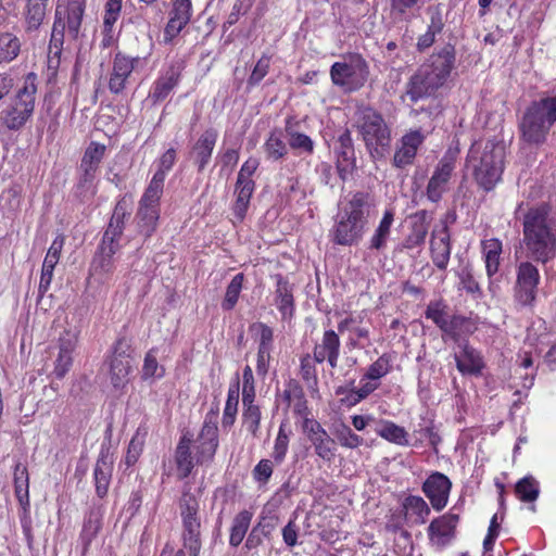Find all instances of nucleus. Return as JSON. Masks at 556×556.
I'll return each instance as SVG.
<instances>
[{"mask_svg":"<svg viewBox=\"0 0 556 556\" xmlns=\"http://www.w3.org/2000/svg\"><path fill=\"white\" fill-rule=\"evenodd\" d=\"M217 138L218 131L213 127H208L192 144L189 152V159L199 173H202L210 164Z\"/></svg>","mask_w":556,"mask_h":556,"instance_id":"22","label":"nucleus"},{"mask_svg":"<svg viewBox=\"0 0 556 556\" xmlns=\"http://www.w3.org/2000/svg\"><path fill=\"white\" fill-rule=\"evenodd\" d=\"M75 340L60 338L59 354L54 365V375L56 378H63L70 371L73 364L72 354L75 350Z\"/></svg>","mask_w":556,"mask_h":556,"instance_id":"42","label":"nucleus"},{"mask_svg":"<svg viewBox=\"0 0 556 556\" xmlns=\"http://www.w3.org/2000/svg\"><path fill=\"white\" fill-rule=\"evenodd\" d=\"M262 413L260 406L254 402L243 405L242 421L247 430L256 438L260 432Z\"/></svg>","mask_w":556,"mask_h":556,"instance_id":"55","label":"nucleus"},{"mask_svg":"<svg viewBox=\"0 0 556 556\" xmlns=\"http://www.w3.org/2000/svg\"><path fill=\"white\" fill-rule=\"evenodd\" d=\"M255 399L254 376L252 368L247 365L242 372V403L243 405L251 404Z\"/></svg>","mask_w":556,"mask_h":556,"instance_id":"60","label":"nucleus"},{"mask_svg":"<svg viewBox=\"0 0 556 556\" xmlns=\"http://www.w3.org/2000/svg\"><path fill=\"white\" fill-rule=\"evenodd\" d=\"M395 213L393 208H387L369 239L368 249L371 251H382L391 235V228L394 223Z\"/></svg>","mask_w":556,"mask_h":556,"instance_id":"38","label":"nucleus"},{"mask_svg":"<svg viewBox=\"0 0 556 556\" xmlns=\"http://www.w3.org/2000/svg\"><path fill=\"white\" fill-rule=\"evenodd\" d=\"M156 353L157 349L152 348L144 355L141 370V379L144 381L152 378L161 379L165 375V368L159 364Z\"/></svg>","mask_w":556,"mask_h":556,"instance_id":"53","label":"nucleus"},{"mask_svg":"<svg viewBox=\"0 0 556 556\" xmlns=\"http://www.w3.org/2000/svg\"><path fill=\"white\" fill-rule=\"evenodd\" d=\"M50 0H25L23 10L24 29L34 33L43 24Z\"/></svg>","mask_w":556,"mask_h":556,"instance_id":"33","label":"nucleus"},{"mask_svg":"<svg viewBox=\"0 0 556 556\" xmlns=\"http://www.w3.org/2000/svg\"><path fill=\"white\" fill-rule=\"evenodd\" d=\"M421 490L430 501L432 508L437 511H441L448 503L452 481L446 475L440 471H433L424 481Z\"/></svg>","mask_w":556,"mask_h":556,"instance_id":"18","label":"nucleus"},{"mask_svg":"<svg viewBox=\"0 0 556 556\" xmlns=\"http://www.w3.org/2000/svg\"><path fill=\"white\" fill-rule=\"evenodd\" d=\"M87 0H66L59 2L54 11L49 53L60 58L63 51L65 34L71 40H78L86 13Z\"/></svg>","mask_w":556,"mask_h":556,"instance_id":"7","label":"nucleus"},{"mask_svg":"<svg viewBox=\"0 0 556 556\" xmlns=\"http://www.w3.org/2000/svg\"><path fill=\"white\" fill-rule=\"evenodd\" d=\"M429 253L433 265L442 271L447 269L452 253V237L446 219H441L432 229Z\"/></svg>","mask_w":556,"mask_h":556,"instance_id":"17","label":"nucleus"},{"mask_svg":"<svg viewBox=\"0 0 556 556\" xmlns=\"http://www.w3.org/2000/svg\"><path fill=\"white\" fill-rule=\"evenodd\" d=\"M303 432L314 448L315 455L325 463H332L337 454V443L316 419L302 422Z\"/></svg>","mask_w":556,"mask_h":556,"instance_id":"16","label":"nucleus"},{"mask_svg":"<svg viewBox=\"0 0 556 556\" xmlns=\"http://www.w3.org/2000/svg\"><path fill=\"white\" fill-rule=\"evenodd\" d=\"M251 330H255L258 336L260 349H273L274 331L268 325L264 323H256L251 327Z\"/></svg>","mask_w":556,"mask_h":556,"instance_id":"64","label":"nucleus"},{"mask_svg":"<svg viewBox=\"0 0 556 556\" xmlns=\"http://www.w3.org/2000/svg\"><path fill=\"white\" fill-rule=\"evenodd\" d=\"M37 75L28 73L17 87L8 105L0 112V125L8 130H20L30 119L35 110Z\"/></svg>","mask_w":556,"mask_h":556,"instance_id":"9","label":"nucleus"},{"mask_svg":"<svg viewBox=\"0 0 556 556\" xmlns=\"http://www.w3.org/2000/svg\"><path fill=\"white\" fill-rule=\"evenodd\" d=\"M455 63L454 48L444 47L432 55L431 63L421 65L406 85V96L413 103L428 98L441 88L453 70Z\"/></svg>","mask_w":556,"mask_h":556,"instance_id":"4","label":"nucleus"},{"mask_svg":"<svg viewBox=\"0 0 556 556\" xmlns=\"http://www.w3.org/2000/svg\"><path fill=\"white\" fill-rule=\"evenodd\" d=\"M113 473V458L108 448H101L94 468L93 481L96 493L100 498L106 496Z\"/></svg>","mask_w":556,"mask_h":556,"instance_id":"30","label":"nucleus"},{"mask_svg":"<svg viewBox=\"0 0 556 556\" xmlns=\"http://www.w3.org/2000/svg\"><path fill=\"white\" fill-rule=\"evenodd\" d=\"M138 227L140 232L149 238L155 231L160 218V207L139 204L137 211Z\"/></svg>","mask_w":556,"mask_h":556,"instance_id":"46","label":"nucleus"},{"mask_svg":"<svg viewBox=\"0 0 556 556\" xmlns=\"http://www.w3.org/2000/svg\"><path fill=\"white\" fill-rule=\"evenodd\" d=\"M20 38L9 31L0 33V62H11L15 60L21 52Z\"/></svg>","mask_w":556,"mask_h":556,"instance_id":"50","label":"nucleus"},{"mask_svg":"<svg viewBox=\"0 0 556 556\" xmlns=\"http://www.w3.org/2000/svg\"><path fill=\"white\" fill-rule=\"evenodd\" d=\"M252 518H253V513L248 509H243V510L239 511L233 517L232 523L230 527V533H229V545L230 546L238 547L242 543V541L250 528Z\"/></svg>","mask_w":556,"mask_h":556,"instance_id":"43","label":"nucleus"},{"mask_svg":"<svg viewBox=\"0 0 556 556\" xmlns=\"http://www.w3.org/2000/svg\"><path fill=\"white\" fill-rule=\"evenodd\" d=\"M270 55L263 54L256 62L252 73L248 78V85L250 87L257 86L264 77L268 74L270 67Z\"/></svg>","mask_w":556,"mask_h":556,"instance_id":"59","label":"nucleus"},{"mask_svg":"<svg viewBox=\"0 0 556 556\" xmlns=\"http://www.w3.org/2000/svg\"><path fill=\"white\" fill-rule=\"evenodd\" d=\"M13 483L15 497L25 517H27L30 513L29 475L27 467L22 463H17L14 466Z\"/></svg>","mask_w":556,"mask_h":556,"instance_id":"34","label":"nucleus"},{"mask_svg":"<svg viewBox=\"0 0 556 556\" xmlns=\"http://www.w3.org/2000/svg\"><path fill=\"white\" fill-rule=\"evenodd\" d=\"M402 507L406 518L412 523L420 526L426 523L431 510L426 501L418 495H408L404 498Z\"/></svg>","mask_w":556,"mask_h":556,"instance_id":"40","label":"nucleus"},{"mask_svg":"<svg viewBox=\"0 0 556 556\" xmlns=\"http://www.w3.org/2000/svg\"><path fill=\"white\" fill-rule=\"evenodd\" d=\"M185 68L186 61L182 58L173 59L165 64L149 91L148 98L153 104L165 101L179 86Z\"/></svg>","mask_w":556,"mask_h":556,"instance_id":"14","label":"nucleus"},{"mask_svg":"<svg viewBox=\"0 0 556 556\" xmlns=\"http://www.w3.org/2000/svg\"><path fill=\"white\" fill-rule=\"evenodd\" d=\"M316 364H318V359L309 353L300 358V376L308 388H316L318 384Z\"/></svg>","mask_w":556,"mask_h":556,"instance_id":"54","label":"nucleus"},{"mask_svg":"<svg viewBox=\"0 0 556 556\" xmlns=\"http://www.w3.org/2000/svg\"><path fill=\"white\" fill-rule=\"evenodd\" d=\"M455 164L452 160L443 157L437 165L432 176L430 177L426 194L429 201L438 203L448 189V181L454 172Z\"/></svg>","mask_w":556,"mask_h":556,"instance_id":"24","label":"nucleus"},{"mask_svg":"<svg viewBox=\"0 0 556 556\" xmlns=\"http://www.w3.org/2000/svg\"><path fill=\"white\" fill-rule=\"evenodd\" d=\"M161 174H153L147 188L139 200V204L146 206L160 207V201L164 192L165 180L162 179Z\"/></svg>","mask_w":556,"mask_h":556,"instance_id":"48","label":"nucleus"},{"mask_svg":"<svg viewBox=\"0 0 556 556\" xmlns=\"http://www.w3.org/2000/svg\"><path fill=\"white\" fill-rule=\"evenodd\" d=\"M551 213L552 205L541 202L529 207L522 218V241L528 255L542 264L556 254V223Z\"/></svg>","mask_w":556,"mask_h":556,"instance_id":"2","label":"nucleus"},{"mask_svg":"<svg viewBox=\"0 0 556 556\" xmlns=\"http://www.w3.org/2000/svg\"><path fill=\"white\" fill-rule=\"evenodd\" d=\"M105 150L106 148L104 144L96 141L90 142L85 150L80 166H93L99 168V165L104 157Z\"/></svg>","mask_w":556,"mask_h":556,"instance_id":"58","label":"nucleus"},{"mask_svg":"<svg viewBox=\"0 0 556 556\" xmlns=\"http://www.w3.org/2000/svg\"><path fill=\"white\" fill-rule=\"evenodd\" d=\"M102 529V513L99 508H91L85 516L79 540L83 545V554H86L92 541Z\"/></svg>","mask_w":556,"mask_h":556,"instance_id":"37","label":"nucleus"},{"mask_svg":"<svg viewBox=\"0 0 556 556\" xmlns=\"http://www.w3.org/2000/svg\"><path fill=\"white\" fill-rule=\"evenodd\" d=\"M450 307L443 299L430 301L425 309V317L430 319L439 329L447 321Z\"/></svg>","mask_w":556,"mask_h":556,"instance_id":"51","label":"nucleus"},{"mask_svg":"<svg viewBox=\"0 0 556 556\" xmlns=\"http://www.w3.org/2000/svg\"><path fill=\"white\" fill-rule=\"evenodd\" d=\"M193 435L184 433L175 447L174 462L176 476L179 480L187 479L195 466L213 463L219 446L217 416L206 414L192 452Z\"/></svg>","mask_w":556,"mask_h":556,"instance_id":"1","label":"nucleus"},{"mask_svg":"<svg viewBox=\"0 0 556 556\" xmlns=\"http://www.w3.org/2000/svg\"><path fill=\"white\" fill-rule=\"evenodd\" d=\"M370 200L368 192L357 191L352 194L330 231L333 243L344 247L359 243L369 223Z\"/></svg>","mask_w":556,"mask_h":556,"instance_id":"3","label":"nucleus"},{"mask_svg":"<svg viewBox=\"0 0 556 556\" xmlns=\"http://www.w3.org/2000/svg\"><path fill=\"white\" fill-rule=\"evenodd\" d=\"M363 318L361 316L355 317L353 315H349L342 320L338 323V331L339 333H344L345 331H350L351 336H356L357 339H369V330L366 327H362L361 324Z\"/></svg>","mask_w":556,"mask_h":556,"instance_id":"56","label":"nucleus"},{"mask_svg":"<svg viewBox=\"0 0 556 556\" xmlns=\"http://www.w3.org/2000/svg\"><path fill=\"white\" fill-rule=\"evenodd\" d=\"M458 522L459 516L453 513L434 518L427 530L430 542L440 547L448 544L455 536Z\"/></svg>","mask_w":556,"mask_h":556,"instance_id":"25","label":"nucleus"},{"mask_svg":"<svg viewBox=\"0 0 556 556\" xmlns=\"http://www.w3.org/2000/svg\"><path fill=\"white\" fill-rule=\"evenodd\" d=\"M356 130L374 162H384L392 148L391 126L383 115L371 106L357 112Z\"/></svg>","mask_w":556,"mask_h":556,"instance_id":"6","label":"nucleus"},{"mask_svg":"<svg viewBox=\"0 0 556 556\" xmlns=\"http://www.w3.org/2000/svg\"><path fill=\"white\" fill-rule=\"evenodd\" d=\"M350 62H334L330 67V78L334 86L354 92L362 89L369 77V65L359 53L350 54Z\"/></svg>","mask_w":556,"mask_h":556,"instance_id":"11","label":"nucleus"},{"mask_svg":"<svg viewBox=\"0 0 556 556\" xmlns=\"http://www.w3.org/2000/svg\"><path fill=\"white\" fill-rule=\"evenodd\" d=\"M432 216L427 210H419L408 216V232L401 243V250H414L425 244Z\"/></svg>","mask_w":556,"mask_h":556,"instance_id":"19","label":"nucleus"},{"mask_svg":"<svg viewBox=\"0 0 556 556\" xmlns=\"http://www.w3.org/2000/svg\"><path fill=\"white\" fill-rule=\"evenodd\" d=\"M64 241L65 238L63 235H59L54 238L43 260L42 265L45 267H52L53 269L55 268L61 257Z\"/></svg>","mask_w":556,"mask_h":556,"instance_id":"61","label":"nucleus"},{"mask_svg":"<svg viewBox=\"0 0 556 556\" xmlns=\"http://www.w3.org/2000/svg\"><path fill=\"white\" fill-rule=\"evenodd\" d=\"M336 437L344 448L355 450L364 444V439L344 424L336 430Z\"/></svg>","mask_w":556,"mask_h":556,"instance_id":"57","label":"nucleus"},{"mask_svg":"<svg viewBox=\"0 0 556 556\" xmlns=\"http://www.w3.org/2000/svg\"><path fill=\"white\" fill-rule=\"evenodd\" d=\"M291 435L292 429L290 424L287 420L281 421L271 452V457L277 465H280L286 459Z\"/></svg>","mask_w":556,"mask_h":556,"instance_id":"45","label":"nucleus"},{"mask_svg":"<svg viewBox=\"0 0 556 556\" xmlns=\"http://www.w3.org/2000/svg\"><path fill=\"white\" fill-rule=\"evenodd\" d=\"M191 9V0H174L169 20L164 29L165 43L172 42L190 22Z\"/></svg>","mask_w":556,"mask_h":556,"instance_id":"27","label":"nucleus"},{"mask_svg":"<svg viewBox=\"0 0 556 556\" xmlns=\"http://www.w3.org/2000/svg\"><path fill=\"white\" fill-rule=\"evenodd\" d=\"M459 352L454 354L457 370L466 376H480L485 368L483 355L467 340L458 344Z\"/></svg>","mask_w":556,"mask_h":556,"instance_id":"23","label":"nucleus"},{"mask_svg":"<svg viewBox=\"0 0 556 556\" xmlns=\"http://www.w3.org/2000/svg\"><path fill=\"white\" fill-rule=\"evenodd\" d=\"M394 361V353H382L374 363H371L365 372L362 381L371 380L379 381L393 370L392 363Z\"/></svg>","mask_w":556,"mask_h":556,"instance_id":"47","label":"nucleus"},{"mask_svg":"<svg viewBox=\"0 0 556 556\" xmlns=\"http://www.w3.org/2000/svg\"><path fill=\"white\" fill-rule=\"evenodd\" d=\"M275 280L274 305L281 315V319L290 321L295 314L294 286L282 274L270 276Z\"/></svg>","mask_w":556,"mask_h":556,"instance_id":"21","label":"nucleus"},{"mask_svg":"<svg viewBox=\"0 0 556 556\" xmlns=\"http://www.w3.org/2000/svg\"><path fill=\"white\" fill-rule=\"evenodd\" d=\"M148 63V56H131L122 51L115 53L112 68L109 75L108 88L112 94H122L135 71L143 68Z\"/></svg>","mask_w":556,"mask_h":556,"instance_id":"13","label":"nucleus"},{"mask_svg":"<svg viewBox=\"0 0 556 556\" xmlns=\"http://www.w3.org/2000/svg\"><path fill=\"white\" fill-rule=\"evenodd\" d=\"M375 432L381 439L388 441L389 443L399 445V446H407L409 445V435L406 429L402 426H399L392 420L389 419H380L377 422V427L375 428Z\"/></svg>","mask_w":556,"mask_h":556,"instance_id":"39","label":"nucleus"},{"mask_svg":"<svg viewBox=\"0 0 556 556\" xmlns=\"http://www.w3.org/2000/svg\"><path fill=\"white\" fill-rule=\"evenodd\" d=\"M282 399L292 409L294 416L302 418L303 422L314 419L311 418L312 413L303 387L296 379L290 378L286 381Z\"/></svg>","mask_w":556,"mask_h":556,"instance_id":"28","label":"nucleus"},{"mask_svg":"<svg viewBox=\"0 0 556 556\" xmlns=\"http://www.w3.org/2000/svg\"><path fill=\"white\" fill-rule=\"evenodd\" d=\"M476 330L471 318L460 314H452L440 329L443 339L458 343L463 337H468Z\"/></svg>","mask_w":556,"mask_h":556,"instance_id":"32","label":"nucleus"},{"mask_svg":"<svg viewBox=\"0 0 556 556\" xmlns=\"http://www.w3.org/2000/svg\"><path fill=\"white\" fill-rule=\"evenodd\" d=\"M294 117L289 116L286 118L285 131L288 137L289 147L300 153L312 155L315 150L313 139L306 134L296 131L294 129Z\"/></svg>","mask_w":556,"mask_h":556,"instance_id":"41","label":"nucleus"},{"mask_svg":"<svg viewBox=\"0 0 556 556\" xmlns=\"http://www.w3.org/2000/svg\"><path fill=\"white\" fill-rule=\"evenodd\" d=\"M515 495L523 503H533L540 495V483L533 476H526L515 484Z\"/></svg>","mask_w":556,"mask_h":556,"instance_id":"49","label":"nucleus"},{"mask_svg":"<svg viewBox=\"0 0 556 556\" xmlns=\"http://www.w3.org/2000/svg\"><path fill=\"white\" fill-rule=\"evenodd\" d=\"M244 274L239 273L232 277L226 288L224 300L222 301V308L224 311H231L237 305L240 293L243 288Z\"/></svg>","mask_w":556,"mask_h":556,"instance_id":"52","label":"nucleus"},{"mask_svg":"<svg viewBox=\"0 0 556 556\" xmlns=\"http://www.w3.org/2000/svg\"><path fill=\"white\" fill-rule=\"evenodd\" d=\"M123 0H106L104 4L103 25L114 26L121 17Z\"/></svg>","mask_w":556,"mask_h":556,"instance_id":"63","label":"nucleus"},{"mask_svg":"<svg viewBox=\"0 0 556 556\" xmlns=\"http://www.w3.org/2000/svg\"><path fill=\"white\" fill-rule=\"evenodd\" d=\"M540 278L538 267L531 262H521L517 266L514 298L518 304L521 306H532L534 304Z\"/></svg>","mask_w":556,"mask_h":556,"instance_id":"15","label":"nucleus"},{"mask_svg":"<svg viewBox=\"0 0 556 556\" xmlns=\"http://www.w3.org/2000/svg\"><path fill=\"white\" fill-rule=\"evenodd\" d=\"M255 181H236L235 184V202L231 211L238 223H242L250 207L251 198L255 191Z\"/></svg>","mask_w":556,"mask_h":556,"instance_id":"35","label":"nucleus"},{"mask_svg":"<svg viewBox=\"0 0 556 556\" xmlns=\"http://www.w3.org/2000/svg\"><path fill=\"white\" fill-rule=\"evenodd\" d=\"M274 472V463L270 459H261L252 470V476L258 484H267Z\"/></svg>","mask_w":556,"mask_h":556,"instance_id":"62","label":"nucleus"},{"mask_svg":"<svg viewBox=\"0 0 556 556\" xmlns=\"http://www.w3.org/2000/svg\"><path fill=\"white\" fill-rule=\"evenodd\" d=\"M504 148L493 141H486L483 150L472 146L468 162L472 166V176L477 185L489 192L502 180L504 173Z\"/></svg>","mask_w":556,"mask_h":556,"instance_id":"8","label":"nucleus"},{"mask_svg":"<svg viewBox=\"0 0 556 556\" xmlns=\"http://www.w3.org/2000/svg\"><path fill=\"white\" fill-rule=\"evenodd\" d=\"M119 250V244L104 243L101 241L89 267L90 276H110L115 269L114 255Z\"/></svg>","mask_w":556,"mask_h":556,"instance_id":"29","label":"nucleus"},{"mask_svg":"<svg viewBox=\"0 0 556 556\" xmlns=\"http://www.w3.org/2000/svg\"><path fill=\"white\" fill-rule=\"evenodd\" d=\"M130 216L128 212V204L123 198L115 204L113 214L110 218L109 225L104 230L101 241L104 243L119 244V240L125 229V220Z\"/></svg>","mask_w":556,"mask_h":556,"instance_id":"31","label":"nucleus"},{"mask_svg":"<svg viewBox=\"0 0 556 556\" xmlns=\"http://www.w3.org/2000/svg\"><path fill=\"white\" fill-rule=\"evenodd\" d=\"M266 159L273 162L285 159L288 154V147L282 138L280 130H273L269 132L267 139L263 144Z\"/></svg>","mask_w":556,"mask_h":556,"instance_id":"44","label":"nucleus"},{"mask_svg":"<svg viewBox=\"0 0 556 556\" xmlns=\"http://www.w3.org/2000/svg\"><path fill=\"white\" fill-rule=\"evenodd\" d=\"M426 137L420 129L404 134L394 151L392 165L396 168H405L412 165Z\"/></svg>","mask_w":556,"mask_h":556,"instance_id":"20","label":"nucleus"},{"mask_svg":"<svg viewBox=\"0 0 556 556\" xmlns=\"http://www.w3.org/2000/svg\"><path fill=\"white\" fill-rule=\"evenodd\" d=\"M341 340L339 333L333 329L325 330L320 340L313 349V355L318 364L327 362L331 368H337L340 358Z\"/></svg>","mask_w":556,"mask_h":556,"instance_id":"26","label":"nucleus"},{"mask_svg":"<svg viewBox=\"0 0 556 556\" xmlns=\"http://www.w3.org/2000/svg\"><path fill=\"white\" fill-rule=\"evenodd\" d=\"M556 125V94H544L525 109L519 123L520 140L530 146L545 143L552 127Z\"/></svg>","mask_w":556,"mask_h":556,"instance_id":"5","label":"nucleus"},{"mask_svg":"<svg viewBox=\"0 0 556 556\" xmlns=\"http://www.w3.org/2000/svg\"><path fill=\"white\" fill-rule=\"evenodd\" d=\"M481 253L485 264L486 276L491 279L501 267L503 243L497 238L484 239L481 241Z\"/></svg>","mask_w":556,"mask_h":556,"instance_id":"36","label":"nucleus"},{"mask_svg":"<svg viewBox=\"0 0 556 556\" xmlns=\"http://www.w3.org/2000/svg\"><path fill=\"white\" fill-rule=\"evenodd\" d=\"M178 507L181 518L182 549L187 551L189 556H200L202 549L200 501L191 492L189 483L184 485Z\"/></svg>","mask_w":556,"mask_h":556,"instance_id":"10","label":"nucleus"},{"mask_svg":"<svg viewBox=\"0 0 556 556\" xmlns=\"http://www.w3.org/2000/svg\"><path fill=\"white\" fill-rule=\"evenodd\" d=\"M132 348L126 338H118L105 357L110 382L115 390H124L132 372Z\"/></svg>","mask_w":556,"mask_h":556,"instance_id":"12","label":"nucleus"}]
</instances>
